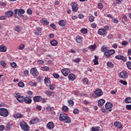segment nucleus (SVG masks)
<instances>
[{"label":"nucleus","instance_id":"1","mask_svg":"<svg viewBox=\"0 0 131 131\" xmlns=\"http://www.w3.org/2000/svg\"><path fill=\"white\" fill-rule=\"evenodd\" d=\"M59 120L64 122V123H71V119L68 115L64 113L60 114Z\"/></svg>","mask_w":131,"mask_h":131},{"label":"nucleus","instance_id":"2","mask_svg":"<svg viewBox=\"0 0 131 131\" xmlns=\"http://www.w3.org/2000/svg\"><path fill=\"white\" fill-rule=\"evenodd\" d=\"M0 115L3 117H7L9 116V111L7 108H0Z\"/></svg>","mask_w":131,"mask_h":131},{"label":"nucleus","instance_id":"3","mask_svg":"<svg viewBox=\"0 0 131 131\" xmlns=\"http://www.w3.org/2000/svg\"><path fill=\"white\" fill-rule=\"evenodd\" d=\"M25 13V10H24L23 9H15L14 10L15 15H17V14L19 17H22V16H23Z\"/></svg>","mask_w":131,"mask_h":131},{"label":"nucleus","instance_id":"4","mask_svg":"<svg viewBox=\"0 0 131 131\" xmlns=\"http://www.w3.org/2000/svg\"><path fill=\"white\" fill-rule=\"evenodd\" d=\"M20 126L21 128L25 131H28L29 130V126L25 122H21L20 123Z\"/></svg>","mask_w":131,"mask_h":131},{"label":"nucleus","instance_id":"5","mask_svg":"<svg viewBox=\"0 0 131 131\" xmlns=\"http://www.w3.org/2000/svg\"><path fill=\"white\" fill-rule=\"evenodd\" d=\"M113 54H115V50H110L106 51V52L104 53V55L105 56L106 58H110L111 55H113Z\"/></svg>","mask_w":131,"mask_h":131},{"label":"nucleus","instance_id":"6","mask_svg":"<svg viewBox=\"0 0 131 131\" xmlns=\"http://www.w3.org/2000/svg\"><path fill=\"white\" fill-rule=\"evenodd\" d=\"M15 98H16V100L18 101L20 103H23L24 102V97L21 96V94L20 93H16L15 94Z\"/></svg>","mask_w":131,"mask_h":131},{"label":"nucleus","instance_id":"7","mask_svg":"<svg viewBox=\"0 0 131 131\" xmlns=\"http://www.w3.org/2000/svg\"><path fill=\"white\" fill-rule=\"evenodd\" d=\"M119 76L120 78H127L128 77V74L126 71H123L119 73Z\"/></svg>","mask_w":131,"mask_h":131},{"label":"nucleus","instance_id":"8","mask_svg":"<svg viewBox=\"0 0 131 131\" xmlns=\"http://www.w3.org/2000/svg\"><path fill=\"white\" fill-rule=\"evenodd\" d=\"M71 6L72 7L73 12H77V11L78 10V5H77V3H72L71 4Z\"/></svg>","mask_w":131,"mask_h":131},{"label":"nucleus","instance_id":"9","mask_svg":"<svg viewBox=\"0 0 131 131\" xmlns=\"http://www.w3.org/2000/svg\"><path fill=\"white\" fill-rule=\"evenodd\" d=\"M30 73L33 76H37L38 75V72L36 68H33L30 70Z\"/></svg>","mask_w":131,"mask_h":131},{"label":"nucleus","instance_id":"10","mask_svg":"<svg viewBox=\"0 0 131 131\" xmlns=\"http://www.w3.org/2000/svg\"><path fill=\"white\" fill-rule=\"evenodd\" d=\"M97 33L99 35H106L107 34V31L103 28H100L98 30Z\"/></svg>","mask_w":131,"mask_h":131},{"label":"nucleus","instance_id":"11","mask_svg":"<svg viewBox=\"0 0 131 131\" xmlns=\"http://www.w3.org/2000/svg\"><path fill=\"white\" fill-rule=\"evenodd\" d=\"M105 106L106 110H108V109H109L108 110L109 112H111V111H112V109H111V108L113 107V104H112L111 102L106 103Z\"/></svg>","mask_w":131,"mask_h":131},{"label":"nucleus","instance_id":"12","mask_svg":"<svg viewBox=\"0 0 131 131\" xmlns=\"http://www.w3.org/2000/svg\"><path fill=\"white\" fill-rule=\"evenodd\" d=\"M61 73L64 76H68L69 73H70V70L69 69H63L61 70Z\"/></svg>","mask_w":131,"mask_h":131},{"label":"nucleus","instance_id":"13","mask_svg":"<svg viewBox=\"0 0 131 131\" xmlns=\"http://www.w3.org/2000/svg\"><path fill=\"white\" fill-rule=\"evenodd\" d=\"M95 94L96 95V97L99 98V97H101V96H103V91L101 89H97L95 91Z\"/></svg>","mask_w":131,"mask_h":131},{"label":"nucleus","instance_id":"14","mask_svg":"<svg viewBox=\"0 0 131 131\" xmlns=\"http://www.w3.org/2000/svg\"><path fill=\"white\" fill-rule=\"evenodd\" d=\"M115 59H117V60H122V61H124V62L126 61V58L121 55H118L116 56Z\"/></svg>","mask_w":131,"mask_h":131},{"label":"nucleus","instance_id":"15","mask_svg":"<svg viewBox=\"0 0 131 131\" xmlns=\"http://www.w3.org/2000/svg\"><path fill=\"white\" fill-rule=\"evenodd\" d=\"M34 102H40L41 100H42V98L40 96H35L33 98Z\"/></svg>","mask_w":131,"mask_h":131},{"label":"nucleus","instance_id":"16","mask_svg":"<svg viewBox=\"0 0 131 131\" xmlns=\"http://www.w3.org/2000/svg\"><path fill=\"white\" fill-rule=\"evenodd\" d=\"M47 127H48V129H53V128L55 127V125L53 122H49L47 124Z\"/></svg>","mask_w":131,"mask_h":131},{"label":"nucleus","instance_id":"17","mask_svg":"<svg viewBox=\"0 0 131 131\" xmlns=\"http://www.w3.org/2000/svg\"><path fill=\"white\" fill-rule=\"evenodd\" d=\"M24 102H25L26 104H31V102H32V99H31V98H30L29 97H26L24 99Z\"/></svg>","mask_w":131,"mask_h":131},{"label":"nucleus","instance_id":"18","mask_svg":"<svg viewBox=\"0 0 131 131\" xmlns=\"http://www.w3.org/2000/svg\"><path fill=\"white\" fill-rule=\"evenodd\" d=\"M114 125L118 128V129H120V128H122V125L120 122H115Z\"/></svg>","mask_w":131,"mask_h":131},{"label":"nucleus","instance_id":"19","mask_svg":"<svg viewBox=\"0 0 131 131\" xmlns=\"http://www.w3.org/2000/svg\"><path fill=\"white\" fill-rule=\"evenodd\" d=\"M13 116L14 118L18 119V118H22V117H23L24 115H23V114H22L21 113H17L13 115Z\"/></svg>","mask_w":131,"mask_h":131},{"label":"nucleus","instance_id":"20","mask_svg":"<svg viewBox=\"0 0 131 131\" xmlns=\"http://www.w3.org/2000/svg\"><path fill=\"white\" fill-rule=\"evenodd\" d=\"M68 78L71 81H73L75 80V75H74L73 74H71L68 76Z\"/></svg>","mask_w":131,"mask_h":131},{"label":"nucleus","instance_id":"21","mask_svg":"<svg viewBox=\"0 0 131 131\" xmlns=\"http://www.w3.org/2000/svg\"><path fill=\"white\" fill-rule=\"evenodd\" d=\"M44 81H45V83H46L47 86H51V81L50 80V78H45Z\"/></svg>","mask_w":131,"mask_h":131},{"label":"nucleus","instance_id":"22","mask_svg":"<svg viewBox=\"0 0 131 131\" xmlns=\"http://www.w3.org/2000/svg\"><path fill=\"white\" fill-rule=\"evenodd\" d=\"M98 106H99V107H102V106H103L104 104H105V100L103 99H99L98 100Z\"/></svg>","mask_w":131,"mask_h":131},{"label":"nucleus","instance_id":"23","mask_svg":"<svg viewBox=\"0 0 131 131\" xmlns=\"http://www.w3.org/2000/svg\"><path fill=\"white\" fill-rule=\"evenodd\" d=\"M40 22L43 25H49V22L46 18H42Z\"/></svg>","mask_w":131,"mask_h":131},{"label":"nucleus","instance_id":"24","mask_svg":"<svg viewBox=\"0 0 131 131\" xmlns=\"http://www.w3.org/2000/svg\"><path fill=\"white\" fill-rule=\"evenodd\" d=\"M39 121L38 118H35L33 120L30 121V124H35V123H37V122Z\"/></svg>","mask_w":131,"mask_h":131},{"label":"nucleus","instance_id":"25","mask_svg":"<svg viewBox=\"0 0 131 131\" xmlns=\"http://www.w3.org/2000/svg\"><path fill=\"white\" fill-rule=\"evenodd\" d=\"M58 24L61 27H64L66 25V21L64 20H60L58 21Z\"/></svg>","mask_w":131,"mask_h":131},{"label":"nucleus","instance_id":"26","mask_svg":"<svg viewBox=\"0 0 131 131\" xmlns=\"http://www.w3.org/2000/svg\"><path fill=\"white\" fill-rule=\"evenodd\" d=\"M45 94L47 96H54V95H55V93H54V92H52L50 90L46 91Z\"/></svg>","mask_w":131,"mask_h":131},{"label":"nucleus","instance_id":"27","mask_svg":"<svg viewBox=\"0 0 131 131\" xmlns=\"http://www.w3.org/2000/svg\"><path fill=\"white\" fill-rule=\"evenodd\" d=\"M0 52H7V47L4 45H1L0 46Z\"/></svg>","mask_w":131,"mask_h":131},{"label":"nucleus","instance_id":"28","mask_svg":"<svg viewBox=\"0 0 131 131\" xmlns=\"http://www.w3.org/2000/svg\"><path fill=\"white\" fill-rule=\"evenodd\" d=\"M50 45L53 46V47H56L58 45V42L57 40L54 39L53 40L50 41Z\"/></svg>","mask_w":131,"mask_h":131},{"label":"nucleus","instance_id":"29","mask_svg":"<svg viewBox=\"0 0 131 131\" xmlns=\"http://www.w3.org/2000/svg\"><path fill=\"white\" fill-rule=\"evenodd\" d=\"M95 59H93V62L94 63V65H98L99 64V58L97 56V55H95Z\"/></svg>","mask_w":131,"mask_h":131},{"label":"nucleus","instance_id":"30","mask_svg":"<svg viewBox=\"0 0 131 131\" xmlns=\"http://www.w3.org/2000/svg\"><path fill=\"white\" fill-rule=\"evenodd\" d=\"M36 31H37V32H36V33L38 35H40V34L41 33V28H40L39 27H37L36 28Z\"/></svg>","mask_w":131,"mask_h":131},{"label":"nucleus","instance_id":"31","mask_svg":"<svg viewBox=\"0 0 131 131\" xmlns=\"http://www.w3.org/2000/svg\"><path fill=\"white\" fill-rule=\"evenodd\" d=\"M76 41L78 43H80L82 41V38L80 36H77L76 38Z\"/></svg>","mask_w":131,"mask_h":131},{"label":"nucleus","instance_id":"32","mask_svg":"<svg viewBox=\"0 0 131 131\" xmlns=\"http://www.w3.org/2000/svg\"><path fill=\"white\" fill-rule=\"evenodd\" d=\"M5 14L7 17H12L13 16V12L12 11H9L6 12Z\"/></svg>","mask_w":131,"mask_h":131},{"label":"nucleus","instance_id":"33","mask_svg":"<svg viewBox=\"0 0 131 131\" xmlns=\"http://www.w3.org/2000/svg\"><path fill=\"white\" fill-rule=\"evenodd\" d=\"M14 30L16 32H20V31H21V27L19 26H16L14 28Z\"/></svg>","mask_w":131,"mask_h":131},{"label":"nucleus","instance_id":"34","mask_svg":"<svg viewBox=\"0 0 131 131\" xmlns=\"http://www.w3.org/2000/svg\"><path fill=\"white\" fill-rule=\"evenodd\" d=\"M96 48H97V46H96V45H91V46L89 47V49L91 51H95V50H96Z\"/></svg>","mask_w":131,"mask_h":131},{"label":"nucleus","instance_id":"35","mask_svg":"<svg viewBox=\"0 0 131 131\" xmlns=\"http://www.w3.org/2000/svg\"><path fill=\"white\" fill-rule=\"evenodd\" d=\"M100 130V127H92L91 128V131H99Z\"/></svg>","mask_w":131,"mask_h":131},{"label":"nucleus","instance_id":"36","mask_svg":"<svg viewBox=\"0 0 131 131\" xmlns=\"http://www.w3.org/2000/svg\"><path fill=\"white\" fill-rule=\"evenodd\" d=\"M106 65L108 67H110V68H113V67L114 66L113 63L110 61L107 62Z\"/></svg>","mask_w":131,"mask_h":131},{"label":"nucleus","instance_id":"37","mask_svg":"<svg viewBox=\"0 0 131 131\" xmlns=\"http://www.w3.org/2000/svg\"><path fill=\"white\" fill-rule=\"evenodd\" d=\"M125 102L126 103V104H128L129 103H131V98L130 97H127L125 99Z\"/></svg>","mask_w":131,"mask_h":131},{"label":"nucleus","instance_id":"38","mask_svg":"<svg viewBox=\"0 0 131 131\" xmlns=\"http://www.w3.org/2000/svg\"><path fill=\"white\" fill-rule=\"evenodd\" d=\"M81 32L83 34H86V33H88V29L85 28H82L81 29Z\"/></svg>","mask_w":131,"mask_h":131},{"label":"nucleus","instance_id":"39","mask_svg":"<svg viewBox=\"0 0 131 131\" xmlns=\"http://www.w3.org/2000/svg\"><path fill=\"white\" fill-rule=\"evenodd\" d=\"M41 70L43 71H49V70H50V68L48 67H42Z\"/></svg>","mask_w":131,"mask_h":131},{"label":"nucleus","instance_id":"40","mask_svg":"<svg viewBox=\"0 0 131 131\" xmlns=\"http://www.w3.org/2000/svg\"><path fill=\"white\" fill-rule=\"evenodd\" d=\"M62 109V111L64 112H67L69 110V108H68L67 106H63Z\"/></svg>","mask_w":131,"mask_h":131},{"label":"nucleus","instance_id":"41","mask_svg":"<svg viewBox=\"0 0 131 131\" xmlns=\"http://www.w3.org/2000/svg\"><path fill=\"white\" fill-rule=\"evenodd\" d=\"M29 84L30 86H36L37 85L36 82H33L32 81L29 82Z\"/></svg>","mask_w":131,"mask_h":131},{"label":"nucleus","instance_id":"42","mask_svg":"<svg viewBox=\"0 0 131 131\" xmlns=\"http://www.w3.org/2000/svg\"><path fill=\"white\" fill-rule=\"evenodd\" d=\"M126 66L128 69H129L130 70H131V62L130 61L127 62Z\"/></svg>","mask_w":131,"mask_h":131},{"label":"nucleus","instance_id":"43","mask_svg":"<svg viewBox=\"0 0 131 131\" xmlns=\"http://www.w3.org/2000/svg\"><path fill=\"white\" fill-rule=\"evenodd\" d=\"M25 48V46L24 44H21L17 47L18 50H23Z\"/></svg>","mask_w":131,"mask_h":131},{"label":"nucleus","instance_id":"44","mask_svg":"<svg viewBox=\"0 0 131 131\" xmlns=\"http://www.w3.org/2000/svg\"><path fill=\"white\" fill-rule=\"evenodd\" d=\"M120 83L123 84L124 85H126L127 84V82L126 81H123V80H120L119 81Z\"/></svg>","mask_w":131,"mask_h":131},{"label":"nucleus","instance_id":"45","mask_svg":"<svg viewBox=\"0 0 131 131\" xmlns=\"http://www.w3.org/2000/svg\"><path fill=\"white\" fill-rule=\"evenodd\" d=\"M18 86H19V88H24V83H23V82H19L18 83Z\"/></svg>","mask_w":131,"mask_h":131},{"label":"nucleus","instance_id":"46","mask_svg":"<svg viewBox=\"0 0 131 131\" xmlns=\"http://www.w3.org/2000/svg\"><path fill=\"white\" fill-rule=\"evenodd\" d=\"M122 46H127L128 45V41L125 40V41H122Z\"/></svg>","mask_w":131,"mask_h":131},{"label":"nucleus","instance_id":"47","mask_svg":"<svg viewBox=\"0 0 131 131\" xmlns=\"http://www.w3.org/2000/svg\"><path fill=\"white\" fill-rule=\"evenodd\" d=\"M68 103H69L70 106H73V105H74V102L73 100H69L68 101Z\"/></svg>","mask_w":131,"mask_h":131},{"label":"nucleus","instance_id":"48","mask_svg":"<svg viewBox=\"0 0 131 131\" xmlns=\"http://www.w3.org/2000/svg\"><path fill=\"white\" fill-rule=\"evenodd\" d=\"M10 65L11 67H13V68H16V67H17V64L15 62H11Z\"/></svg>","mask_w":131,"mask_h":131},{"label":"nucleus","instance_id":"49","mask_svg":"<svg viewBox=\"0 0 131 131\" xmlns=\"http://www.w3.org/2000/svg\"><path fill=\"white\" fill-rule=\"evenodd\" d=\"M37 63L39 65H43V64L45 63V61L42 60H39L37 61Z\"/></svg>","mask_w":131,"mask_h":131},{"label":"nucleus","instance_id":"50","mask_svg":"<svg viewBox=\"0 0 131 131\" xmlns=\"http://www.w3.org/2000/svg\"><path fill=\"white\" fill-rule=\"evenodd\" d=\"M24 74L25 76H27L28 74H29V71L26 70L25 71H24Z\"/></svg>","mask_w":131,"mask_h":131},{"label":"nucleus","instance_id":"51","mask_svg":"<svg viewBox=\"0 0 131 131\" xmlns=\"http://www.w3.org/2000/svg\"><path fill=\"white\" fill-rule=\"evenodd\" d=\"M94 20H95V17H94V16H90L89 17V21H90V22H94Z\"/></svg>","mask_w":131,"mask_h":131},{"label":"nucleus","instance_id":"52","mask_svg":"<svg viewBox=\"0 0 131 131\" xmlns=\"http://www.w3.org/2000/svg\"><path fill=\"white\" fill-rule=\"evenodd\" d=\"M47 110H48V111H53V110H54V107H52L49 106H47Z\"/></svg>","mask_w":131,"mask_h":131},{"label":"nucleus","instance_id":"53","mask_svg":"<svg viewBox=\"0 0 131 131\" xmlns=\"http://www.w3.org/2000/svg\"><path fill=\"white\" fill-rule=\"evenodd\" d=\"M112 22H113V23H118V20H117V19L114 18V17H113L112 18Z\"/></svg>","mask_w":131,"mask_h":131},{"label":"nucleus","instance_id":"54","mask_svg":"<svg viewBox=\"0 0 131 131\" xmlns=\"http://www.w3.org/2000/svg\"><path fill=\"white\" fill-rule=\"evenodd\" d=\"M83 83H85V84H88L89 82V80L88 79V78H84L83 79Z\"/></svg>","mask_w":131,"mask_h":131},{"label":"nucleus","instance_id":"55","mask_svg":"<svg viewBox=\"0 0 131 131\" xmlns=\"http://www.w3.org/2000/svg\"><path fill=\"white\" fill-rule=\"evenodd\" d=\"M27 13L28 15H31L32 14V10L30 9H28L27 11Z\"/></svg>","mask_w":131,"mask_h":131},{"label":"nucleus","instance_id":"56","mask_svg":"<svg viewBox=\"0 0 131 131\" xmlns=\"http://www.w3.org/2000/svg\"><path fill=\"white\" fill-rule=\"evenodd\" d=\"M74 114H78L79 113V111L78 109H75L73 111Z\"/></svg>","mask_w":131,"mask_h":131},{"label":"nucleus","instance_id":"57","mask_svg":"<svg viewBox=\"0 0 131 131\" xmlns=\"http://www.w3.org/2000/svg\"><path fill=\"white\" fill-rule=\"evenodd\" d=\"M107 47H102L101 49V52H102L103 53H105L106 51H107Z\"/></svg>","mask_w":131,"mask_h":131},{"label":"nucleus","instance_id":"58","mask_svg":"<svg viewBox=\"0 0 131 131\" xmlns=\"http://www.w3.org/2000/svg\"><path fill=\"white\" fill-rule=\"evenodd\" d=\"M53 76L54 78H59L60 77V76H59V74L54 73L53 74Z\"/></svg>","mask_w":131,"mask_h":131},{"label":"nucleus","instance_id":"59","mask_svg":"<svg viewBox=\"0 0 131 131\" xmlns=\"http://www.w3.org/2000/svg\"><path fill=\"white\" fill-rule=\"evenodd\" d=\"M0 64L3 67H5V66H6V62H5V61H1Z\"/></svg>","mask_w":131,"mask_h":131},{"label":"nucleus","instance_id":"60","mask_svg":"<svg viewBox=\"0 0 131 131\" xmlns=\"http://www.w3.org/2000/svg\"><path fill=\"white\" fill-rule=\"evenodd\" d=\"M98 9H101L103 8V4L102 3H99L98 4Z\"/></svg>","mask_w":131,"mask_h":131},{"label":"nucleus","instance_id":"61","mask_svg":"<svg viewBox=\"0 0 131 131\" xmlns=\"http://www.w3.org/2000/svg\"><path fill=\"white\" fill-rule=\"evenodd\" d=\"M115 2L118 5H120L122 3V0H115Z\"/></svg>","mask_w":131,"mask_h":131},{"label":"nucleus","instance_id":"62","mask_svg":"<svg viewBox=\"0 0 131 131\" xmlns=\"http://www.w3.org/2000/svg\"><path fill=\"white\" fill-rule=\"evenodd\" d=\"M51 27L53 28V29H56V25H55V24L52 23L50 25Z\"/></svg>","mask_w":131,"mask_h":131},{"label":"nucleus","instance_id":"63","mask_svg":"<svg viewBox=\"0 0 131 131\" xmlns=\"http://www.w3.org/2000/svg\"><path fill=\"white\" fill-rule=\"evenodd\" d=\"M6 19H7V16H0V20H6Z\"/></svg>","mask_w":131,"mask_h":131},{"label":"nucleus","instance_id":"64","mask_svg":"<svg viewBox=\"0 0 131 131\" xmlns=\"http://www.w3.org/2000/svg\"><path fill=\"white\" fill-rule=\"evenodd\" d=\"M126 108L127 110H131V105H127Z\"/></svg>","mask_w":131,"mask_h":131}]
</instances>
